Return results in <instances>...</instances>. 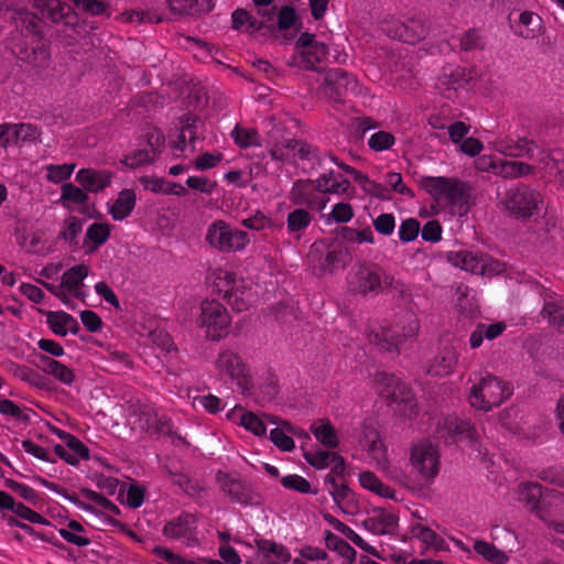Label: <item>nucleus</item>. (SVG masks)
<instances>
[{
  "mask_svg": "<svg viewBox=\"0 0 564 564\" xmlns=\"http://www.w3.org/2000/svg\"><path fill=\"white\" fill-rule=\"evenodd\" d=\"M496 149L506 156H524L538 163V167L550 176H557L564 173L557 160L552 158L549 152L541 149L534 141L527 138L507 137L500 139L496 141Z\"/></svg>",
  "mask_w": 564,
  "mask_h": 564,
  "instance_id": "obj_6",
  "label": "nucleus"
},
{
  "mask_svg": "<svg viewBox=\"0 0 564 564\" xmlns=\"http://www.w3.org/2000/svg\"><path fill=\"white\" fill-rule=\"evenodd\" d=\"M326 546L335 551L338 555L345 558L349 564L356 560V551L346 541L330 531L325 532Z\"/></svg>",
  "mask_w": 564,
  "mask_h": 564,
  "instance_id": "obj_50",
  "label": "nucleus"
},
{
  "mask_svg": "<svg viewBox=\"0 0 564 564\" xmlns=\"http://www.w3.org/2000/svg\"><path fill=\"white\" fill-rule=\"evenodd\" d=\"M312 433L315 438L324 446L329 448H336L339 444L335 429L329 424H321L319 426H312Z\"/></svg>",
  "mask_w": 564,
  "mask_h": 564,
  "instance_id": "obj_54",
  "label": "nucleus"
},
{
  "mask_svg": "<svg viewBox=\"0 0 564 564\" xmlns=\"http://www.w3.org/2000/svg\"><path fill=\"white\" fill-rule=\"evenodd\" d=\"M349 261V253L341 245L330 247L324 257L319 260V269L323 271L334 272L343 269Z\"/></svg>",
  "mask_w": 564,
  "mask_h": 564,
  "instance_id": "obj_40",
  "label": "nucleus"
},
{
  "mask_svg": "<svg viewBox=\"0 0 564 564\" xmlns=\"http://www.w3.org/2000/svg\"><path fill=\"white\" fill-rule=\"evenodd\" d=\"M75 4V7L93 17H98L102 14H107L108 17L110 13L108 12L109 3L104 0H72Z\"/></svg>",
  "mask_w": 564,
  "mask_h": 564,
  "instance_id": "obj_56",
  "label": "nucleus"
},
{
  "mask_svg": "<svg viewBox=\"0 0 564 564\" xmlns=\"http://www.w3.org/2000/svg\"><path fill=\"white\" fill-rule=\"evenodd\" d=\"M88 267L85 264L74 265L63 273L61 283L66 286L69 294L82 297L84 279L88 275Z\"/></svg>",
  "mask_w": 564,
  "mask_h": 564,
  "instance_id": "obj_36",
  "label": "nucleus"
},
{
  "mask_svg": "<svg viewBox=\"0 0 564 564\" xmlns=\"http://www.w3.org/2000/svg\"><path fill=\"white\" fill-rule=\"evenodd\" d=\"M258 553L267 564H284L290 560L288 549L279 543L270 540H261L257 542Z\"/></svg>",
  "mask_w": 564,
  "mask_h": 564,
  "instance_id": "obj_35",
  "label": "nucleus"
},
{
  "mask_svg": "<svg viewBox=\"0 0 564 564\" xmlns=\"http://www.w3.org/2000/svg\"><path fill=\"white\" fill-rule=\"evenodd\" d=\"M223 490L235 501L239 503H248L250 501V492L238 480L226 481Z\"/></svg>",
  "mask_w": 564,
  "mask_h": 564,
  "instance_id": "obj_59",
  "label": "nucleus"
},
{
  "mask_svg": "<svg viewBox=\"0 0 564 564\" xmlns=\"http://www.w3.org/2000/svg\"><path fill=\"white\" fill-rule=\"evenodd\" d=\"M48 328L57 336L65 337L68 333L77 334L79 324L70 314L64 311L43 312Z\"/></svg>",
  "mask_w": 564,
  "mask_h": 564,
  "instance_id": "obj_27",
  "label": "nucleus"
},
{
  "mask_svg": "<svg viewBox=\"0 0 564 564\" xmlns=\"http://www.w3.org/2000/svg\"><path fill=\"white\" fill-rule=\"evenodd\" d=\"M473 549L486 562L491 564H506L510 558L507 552L496 547L492 543L487 541L476 540Z\"/></svg>",
  "mask_w": 564,
  "mask_h": 564,
  "instance_id": "obj_44",
  "label": "nucleus"
},
{
  "mask_svg": "<svg viewBox=\"0 0 564 564\" xmlns=\"http://www.w3.org/2000/svg\"><path fill=\"white\" fill-rule=\"evenodd\" d=\"M57 435L61 440L65 442L67 445V448L73 453L75 458L78 459V463L84 459H89V449L87 446L84 445V443L77 438L76 436L64 432V431H57Z\"/></svg>",
  "mask_w": 564,
  "mask_h": 564,
  "instance_id": "obj_52",
  "label": "nucleus"
},
{
  "mask_svg": "<svg viewBox=\"0 0 564 564\" xmlns=\"http://www.w3.org/2000/svg\"><path fill=\"white\" fill-rule=\"evenodd\" d=\"M393 278L376 264L359 265L350 275L351 290L361 295H377L383 289L391 286Z\"/></svg>",
  "mask_w": 564,
  "mask_h": 564,
  "instance_id": "obj_13",
  "label": "nucleus"
},
{
  "mask_svg": "<svg viewBox=\"0 0 564 564\" xmlns=\"http://www.w3.org/2000/svg\"><path fill=\"white\" fill-rule=\"evenodd\" d=\"M141 183L145 189L158 194L184 196L187 193L183 185L164 178L145 176L141 178Z\"/></svg>",
  "mask_w": 564,
  "mask_h": 564,
  "instance_id": "obj_42",
  "label": "nucleus"
},
{
  "mask_svg": "<svg viewBox=\"0 0 564 564\" xmlns=\"http://www.w3.org/2000/svg\"><path fill=\"white\" fill-rule=\"evenodd\" d=\"M106 360L112 372H121L132 367L130 357L121 350L109 351Z\"/></svg>",
  "mask_w": 564,
  "mask_h": 564,
  "instance_id": "obj_61",
  "label": "nucleus"
},
{
  "mask_svg": "<svg viewBox=\"0 0 564 564\" xmlns=\"http://www.w3.org/2000/svg\"><path fill=\"white\" fill-rule=\"evenodd\" d=\"M214 368L220 378L236 382L242 393H249L253 387L252 375L242 356L232 348H221L214 361Z\"/></svg>",
  "mask_w": 564,
  "mask_h": 564,
  "instance_id": "obj_10",
  "label": "nucleus"
},
{
  "mask_svg": "<svg viewBox=\"0 0 564 564\" xmlns=\"http://www.w3.org/2000/svg\"><path fill=\"white\" fill-rule=\"evenodd\" d=\"M195 120L187 117L181 132L175 141L171 142V149L178 152H184L187 148V142L192 145V152L195 151L194 142L196 140Z\"/></svg>",
  "mask_w": 564,
  "mask_h": 564,
  "instance_id": "obj_49",
  "label": "nucleus"
},
{
  "mask_svg": "<svg viewBox=\"0 0 564 564\" xmlns=\"http://www.w3.org/2000/svg\"><path fill=\"white\" fill-rule=\"evenodd\" d=\"M373 389L381 398L389 400L401 416L408 419L416 416L419 409L414 393L406 383L399 380L394 375L375 373Z\"/></svg>",
  "mask_w": 564,
  "mask_h": 564,
  "instance_id": "obj_5",
  "label": "nucleus"
},
{
  "mask_svg": "<svg viewBox=\"0 0 564 564\" xmlns=\"http://www.w3.org/2000/svg\"><path fill=\"white\" fill-rule=\"evenodd\" d=\"M215 285L227 303L236 311L243 312L254 302L250 283L225 269L214 272Z\"/></svg>",
  "mask_w": 564,
  "mask_h": 564,
  "instance_id": "obj_9",
  "label": "nucleus"
},
{
  "mask_svg": "<svg viewBox=\"0 0 564 564\" xmlns=\"http://www.w3.org/2000/svg\"><path fill=\"white\" fill-rule=\"evenodd\" d=\"M297 54L288 61L290 66L303 67L307 70H319V65L327 59V46L317 41L311 33H302L296 41Z\"/></svg>",
  "mask_w": 564,
  "mask_h": 564,
  "instance_id": "obj_14",
  "label": "nucleus"
},
{
  "mask_svg": "<svg viewBox=\"0 0 564 564\" xmlns=\"http://www.w3.org/2000/svg\"><path fill=\"white\" fill-rule=\"evenodd\" d=\"M542 31V19L531 11H522L514 23V33L524 39H534Z\"/></svg>",
  "mask_w": 564,
  "mask_h": 564,
  "instance_id": "obj_33",
  "label": "nucleus"
},
{
  "mask_svg": "<svg viewBox=\"0 0 564 564\" xmlns=\"http://www.w3.org/2000/svg\"><path fill=\"white\" fill-rule=\"evenodd\" d=\"M75 164H50L45 166V170L47 171L46 178L47 181L58 184L61 182H64L70 177L75 170Z\"/></svg>",
  "mask_w": 564,
  "mask_h": 564,
  "instance_id": "obj_58",
  "label": "nucleus"
},
{
  "mask_svg": "<svg viewBox=\"0 0 564 564\" xmlns=\"http://www.w3.org/2000/svg\"><path fill=\"white\" fill-rule=\"evenodd\" d=\"M143 138L149 148L148 150L158 158L163 151L165 144V137L163 132L156 127H149L145 129Z\"/></svg>",
  "mask_w": 564,
  "mask_h": 564,
  "instance_id": "obj_55",
  "label": "nucleus"
},
{
  "mask_svg": "<svg viewBox=\"0 0 564 564\" xmlns=\"http://www.w3.org/2000/svg\"><path fill=\"white\" fill-rule=\"evenodd\" d=\"M411 534L427 549L435 551H444L447 549L445 540L422 522H415L411 525Z\"/></svg>",
  "mask_w": 564,
  "mask_h": 564,
  "instance_id": "obj_37",
  "label": "nucleus"
},
{
  "mask_svg": "<svg viewBox=\"0 0 564 564\" xmlns=\"http://www.w3.org/2000/svg\"><path fill=\"white\" fill-rule=\"evenodd\" d=\"M304 457L310 465L317 469H325L332 466L333 473H336L337 475H344L345 460L337 453L318 449L315 452L305 453Z\"/></svg>",
  "mask_w": 564,
  "mask_h": 564,
  "instance_id": "obj_29",
  "label": "nucleus"
},
{
  "mask_svg": "<svg viewBox=\"0 0 564 564\" xmlns=\"http://www.w3.org/2000/svg\"><path fill=\"white\" fill-rule=\"evenodd\" d=\"M110 237V225L93 223L86 230L83 248L86 254L96 252Z\"/></svg>",
  "mask_w": 564,
  "mask_h": 564,
  "instance_id": "obj_31",
  "label": "nucleus"
},
{
  "mask_svg": "<svg viewBox=\"0 0 564 564\" xmlns=\"http://www.w3.org/2000/svg\"><path fill=\"white\" fill-rule=\"evenodd\" d=\"M311 223V214L306 209L297 208L288 215L286 228L289 234L295 235L296 238L300 239L301 232H303Z\"/></svg>",
  "mask_w": 564,
  "mask_h": 564,
  "instance_id": "obj_47",
  "label": "nucleus"
},
{
  "mask_svg": "<svg viewBox=\"0 0 564 564\" xmlns=\"http://www.w3.org/2000/svg\"><path fill=\"white\" fill-rule=\"evenodd\" d=\"M506 328L507 326L503 322H497L489 325L479 323L470 334L469 345L473 349H476L481 346L484 338L494 340L499 337Z\"/></svg>",
  "mask_w": 564,
  "mask_h": 564,
  "instance_id": "obj_39",
  "label": "nucleus"
},
{
  "mask_svg": "<svg viewBox=\"0 0 564 564\" xmlns=\"http://www.w3.org/2000/svg\"><path fill=\"white\" fill-rule=\"evenodd\" d=\"M33 8L53 23L65 21L66 23H76L77 17L70 6L61 2V0H28Z\"/></svg>",
  "mask_w": 564,
  "mask_h": 564,
  "instance_id": "obj_23",
  "label": "nucleus"
},
{
  "mask_svg": "<svg viewBox=\"0 0 564 564\" xmlns=\"http://www.w3.org/2000/svg\"><path fill=\"white\" fill-rule=\"evenodd\" d=\"M325 520L338 532L344 534L355 545L364 550L365 552L378 556V551L375 546L368 544L359 534H357L350 527L336 519L333 516H325Z\"/></svg>",
  "mask_w": 564,
  "mask_h": 564,
  "instance_id": "obj_43",
  "label": "nucleus"
},
{
  "mask_svg": "<svg viewBox=\"0 0 564 564\" xmlns=\"http://www.w3.org/2000/svg\"><path fill=\"white\" fill-rule=\"evenodd\" d=\"M409 474L399 469L388 471V477L409 490H420L433 484L441 469L440 452L430 440H421L410 447Z\"/></svg>",
  "mask_w": 564,
  "mask_h": 564,
  "instance_id": "obj_1",
  "label": "nucleus"
},
{
  "mask_svg": "<svg viewBox=\"0 0 564 564\" xmlns=\"http://www.w3.org/2000/svg\"><path fill=\"white\" fill-rule=\"evenodd\" d=\"M231 137L235 143L243 149L261 145V137L254 129L242 128L237 126L231 131Z\"/></svg>",
  "mask_w": 564,
  "mask_h": 564,
  "instance_id": "obj_51",
  "label": "nucleus"
},
{
  "mask_svg": "<svg viewBox=\"0 0 564 564\" xmlns=\"http://www.w3.org/2000/svg\"><path fill=\"white\" fill-rule=\"evenodd\" d=\"M267 145L271 159L279 162H284L291 154L312 162L318 158L317 148L306 141L286 137L280 127H274L268 132Z\"/></svg>",
  "mask_w": 564,
  "mask_h": 564,
  "instance_id": "obj_8",
  "label": "nucleus"
},
{
  "mask_svg": "<svg viewBox=\"0 0 564 564\" xmlns=\"http://www.w3.org/2000/svg\"><path fill=\"white\" fill-rule=\"evenodd\" d=\"M80 494L89 501L96 503L97 506L101 507L102 509L112 512L115 514H119L120 510L119 508L108 498H106L104 495L91 490V489H82Z\"/></svg>",
  "mask_w": 564,
  "mask_h": 564,
  "instance_id": "obj_64",
  "label": "nucleus"
},
{
  "mask_svg": "<svg viewBox=\"0 0 564 564\" xmlns=\"http://www.w3.org/2000/svg\"><path fill=\"white\" fill-rule=\"evenodd\" d=\"M395 142V138L388 131H378L370 135L368 145L376 152H381L390 149Z\"/></svg>",
  "mask_w": 564,
  "mask_h": 564,
  "instance_id": "obj_60",
  "label": "nucleus"
},
{
  "mask_svg": "<svg viewBox=\"0 0 564 564\" xmlns=\"http://www.w3.org/2000/svg\"><path fill=\"white\" fill-rule=\"evenodd\" d=\"M458 362V352L454 348H444L433 357L426 368V373L433 377H446L451 375Z\"/></svg>",
  "mask_w": 564,
  "mask_h": 564,
  "instance_id": "obj_28",
  "label": "nucleus"
},
{
  "mask_svg": "<svg viewBox=\"0 0 564 564\" xmlns=\"http://www.w3.org/2000/svg\"><path fill=\"white\" fill-rule=\"evenodd\" d=\"M240 425L257 436H262L267 433V427L262 420L252 412H246L241 415Z\"/></svg>",
  "mask_w": 564,
  "mask_h": 564,
  "instance_id": "obj_63",
  "label": "nucleus"
},
{
  "mask_svg": "<svg viewBox=\"0 0 564 564\" xmlns=\"http://www.w3.org/2000/svg\"><path fill=\"white\" fill-rule=\"evenodd\" d=\"M381 30L389 36L404 43L414 44L426 35V28L419 19H409L405 22L389 18L381 22Z\"/></svg>",
  "mask_w": 564,
  "mask_h": 564,
  "instance_id": "obj_19",
  "label": "nucleus"
},
{
  "mask_svg": "<svg viewBox=\"0 0 564 564\" xmlns=\"http://www.w3.org/2000/svg\"><path fill=\"white\" fill-rule=\"evenodd\" d=\"M536 517L556 533L564 534V494L553 490L545 495Z\"/></svg>",
  "mask_w": 564,
  "mask_h": 564,
  "instance_id": "obj_20",
  "label": "nucleus"
},
{
  "mask_svg": "<svg viewBox=\"0 0 564 564\" xmlns=\"http://www.w3.org/2000/svg\"><path fill=\"white\" fill-rule=\"evenodd\" d=\"M169 7L174 13L195 15L212 11L214 0H170Z\"/></svg>",
  "mask_w": 564,
  "mask_h": 564,
  "instance_id": "obj_38",
  "label": "nucleus"
},
{
  "mask_svg": "<svg viewBox=\"0 0 564 564\" xmlns=\"http://www.w3.org/2000/svg\"><path fill=\"white\" fill-rule=\"evenodd\" d=\"M469 382L468 402L476 410L488 412L512 394V387L508 382L487 371L474 372Z\"/></svg>",
  "mask_w": 564,
  "mask_h": 564,
  "instance_id": "obj_3",
  "label": "nucleus"
},
{
  "mask_svg": "<svg viewBox=\"0 0 564 564\" xmlns=\"http://www.w3.org/2000/svg\"><path fill=\"white\" fill-rule=\"evenodd\" d=\"M367 440V453L369 457L375 460L376 465L382 469L387 475L389 470L397 469L390 466L388 463V448L380 438L379 433L376 430H370L366 434Z\"/></svg>",
  "mask_w": 564,
  "mask_h": 564,
  "instance_id": "obj_30",
  "label": "nucleus"
},
{
  "mask_svg": "<svg viewBox=\"0 0 564 564\" xmlns=\"http://www.w3.org/2000/svg\"><path fill=\"white\" fill-rule=\"evenodd\" d=\"M471 78L470 70L449 64L443 67L436 86L447 99H453L458 90L466 89Z\"/></svg>",
  "mask_w": 564,
  "mask_h": 564,
  "instance_id": "obj_22",
  "label": "nucleus"
},
{
  "mask_svg": "<svg viewBox=\"0 0 564 564\" xmlns=\"http://www.w3.org/2000/svg\"><path fill=\"white\" fill-rule=\"evenodd\" d=\"M162 532L165 538L178 541L186 546L198 544L197 519L191 513H182L172 519L164 525Z\"/></svg>",
  "mask_w": 564,
  "mask_h": 564,
  "instance_id": "obj_21",
  "label": "nucleus"
},
{
  "mask_svg": "<svg viewBox=\"0 0 564 564\" xmlns=\"http://www.w3.org/2000/svg\"><path fill=\"white\" fill-rule=\"evenodd\" d=\"M155 159L156 156L148 149H137L127 154L122 162L130 169H137L153 162Z\"/></svg>",
  "mask_w": 564,
  "mask_h": 564,
  "instance_id": "obj_57",
  "label": "nucleus"
},
{
  "mask_svg": "<svg viewBox=\"0 0 564 564\" xmlns=\"http://www.w3.org/2000/svg\"><path fill=\"white\" fill-rule=\"evenodd\" d=\"M419 321L413 313H404L393 326L382 328L375 335L376 344L386 351H397L404 339L419 332Z\"/></svg>",
  "mask_w": 564,
  "mask_h": 564,
  "instance_id": "obj_15",
  "label": "nucleus"
},
{
  "mask_svg": "<svg viewBox=\"0 0 564 564\" xmlns=\"http://www.w3.org/2000/svg\"><path fill=\"white\" fill-rule=\"evenodd\" d=\"M129 421L133 429L150 434L164 433L169 430L166 417L159 415L153 405L140 401L131 403Z\"/></svg>",
  "mask_w": 564,
  "mask_h": 564,
  "instance_id": "obj_17",
  "label": "nucleus"
},
{
  "mask_svg": "<svg viewBox=\"0 0 564 564\" xmlns=\"http://www.w3.org/2000/svg\"><path fill=\"white\" fill-rule=\"evenodd\" d=\"M135 202V193L132 189H122L119 192L116 200L109 206L110 216L116 221L126 219L134 209Z\"/></svg>",
  "mask_w": 564,
  "mask_h": 564,
  "instance_id": "obj_34",
  "label": "nucleus"
},
{
  "mask_svg": "<svg viewBox=\"0 0 564 564\" xmlns=\"http://www.w3.org/2000/svg\"><path fill=\"white\" fill-rule=\"evenodd\" d=\"M425 191L435 199L444 202L453 216H465L468 213L470 187L455 177L426 176L422 180Z\"/></svg>",
  "mask_w": 564,
  "mask_h": 564,
  "instance_id": "obj_4",
  "label": "nucleus"
},
{
  "mask_svg": "<svg viewBox=\"0 0 564 564\" xmlns=\"http://www.w3.org/2000/svg\"><path fill=\"white\" fill-rule=\"evenodd\" d=\"M87 200L88 195L83 188L77 187L72 183H65L62 186L61 202L65 207H67V203L84 205L87 203Z\"/></svg>",
  "mask_w": 564,
  "mask_h": 564,
  "instance_id": "obj_53",
  "label": "nucleus"
},
{
  "mask_svg": "<svg viewBox=\"0 0 564 564\" xmlns=\"http://www.w3.org/2000/svg\"><path fill=\"white\" fill-rule=\"evenodd\" d=\"M447 260L454 267L474 274L495 275L505 270L503 263L487 254H478L470 250L451 251L447 253Z\"/></svg>",
  "mask_w": 564,
  "mask_h": 564,
  "instance_id": "obj_16",
  "label": "nucleus"
},
{
  "mask_svg": "<svg viewBox=\"0 0 564 564\" xmlns=\"http://www.w3.org/2000/svg\"><path fill=\"white\" fill-rule=\"evenodd\" d=\"M480 164H481V170L490 171L498 176L514 177L516 161H505L501 159L484 156L480 159Z\"/></svg>",
  "mask_w": 564,
  "mask_h": 564,
  "instance_id": "obj_48",
  "label": "nucleus"
},
{
  "mask_svg": "<svg viewBox=\"0 0 564 564\" xmlns=\"http://www.w3.org/2000/svg\"><path fill=\"white\" fill-rule=\"evenodd\" d=\"M232 28L238 31L256 32L259 31L264 24V20L259 21L250 12L245 9H236L231 14Z\"/></svg>",
  "mask_w": 564,
  "mask_h": 564,
  "instance_id": "obj_46",
  "label": "nucleus"
},
{
  "mask_svg": "<svg viewBox=\"0 0 564 564\" xmlns=\"http://www.w3.org/2000/svg\"><path fill=\"white\" fill-rule=\"evenodd\" d=\"M356 89L357 79L352 74L341 68H332L324 77L321 94L330 101L338 102L347 93H354Z\"/></svg>",
  "mask_w": 564,
  "mask_h": 564,
  "instance_id": "obj_18",
  "label": "nucleus"
},
{
  "mask_svg": "<svg viewBox=\"0 0 564 564\" xmlns=\"http://www.w3.org/2000/svg\"><path fill=\"white\" fill-rule=\"evenodd\" d=\"M112 173L93 169H82L76 174V181L85 191L98 193L110 186Z\"/></svg>",
  "mask_w": 564,
  "mask_h": 564,
  "instance_id": "obj_25",
  "label": "nucleus"
},
{
  "mask_svg": "<svg viewBox=\"0 0 564 564\" xmlns=\"http://www.w3.org/2000/svg\"><path fill=\"white\" fill-rule=\"evenodd\" d=\"M11 20L13 21L17 31L20 32L25 39H31V43L36 42V46L32 50L26 47L25 42H18L13 45V53L23 62H26L34 67L45 68L50 64V51L42 41V20L33 12L24 8L12 9Z\"/></svg>",
  "mask_w": 564,
  "mask_h": 564,
  "instance_id": "obj_2",
  "label": "nucleus"
},
{
  "mask_svg": "<svg viewBox=\"0 0 564 564\" xmlns=\"http://www.w3.org/2000/svg\"><path fill=\"white\" fill-rule=\"evenodd\" d=\"M39 358L42 370L44 372L53 376L56 380L64 384L69 386L73 383L75 375L70 368L47 356L42 355Z\"/></svg>",
  "mask_w": 564,
  "mask_h": 564,
  "instance_id": "obj_41",
  "label": "nucleus"
},
{
  "mask_svg": "<svg viewBox=\"0 0 564 564\" xmlns=\"http://www.w3.org/2000/svg\"><path fill=\"white\" fill-rule=\"evenodd\" d=\"M205 242L219 253H237L247 249L250 245V236L226 220L216 219L206 228Z\"/></svg>",
  "mask_w": 564,
  "mask_h": 564,
  "instance_id": "obj_7",
  "label": "nucleus"
},
{
  "mask_svg": "<svg viewBox=\"0 0 564 564\" xmlns=\"http://www.w3.org/2000/svg\"><path fill=\"white\" fill-rule=\"evenodd\" d=\"M438 431L445 437H466L469 441L477 440V431L467 420L457 416H446L438 423Z\"/></svg>",
  "mask_w": 564,
  "mask_h": 564,
  "instance_id": "obj_24",
  "label": "nucleus"
},
{
  "mask_svg": "<svg viewBox=\"0 0 564 564\" xmlns=\"http://www.w3.org/2000/svg\"><path fill=\"white\" fill-rule=\"evenodd\" d=\"M543 498V488L539 484H522L519 488V500L525 503L535 516Z\"/></svg>",
  "mask_w": 564,
  "mask_h": 564,
  "instance_id": "obj_45",
  "label": "nucleus"
},
{
  "mask_svg": "<svg viewBox=\"0 0 564 564\" xmlns=\"http://www.w3.org/2000/svg\"><path fill=\"white\" fill-rule=\"evenodd\" d=\"M397 516L386 509H376L372 514L362 521L365 529L376 535L390 533L397 525Z\"/></svg>",
  "mask_w": 564,
  "mask_h": 564,
  "instance_id": "obj_26",
  "label": "nucleus"
},
{
  "mask_svg": "<svg viewBox=\"0 0 564 564\" xmlns=\"http://www.w3.org/2000/svg\"><path fill=\"white\" fill-rule=\"evenodd\" d=\"M199 310L197 324L204 330L207 340L219 341L229 335L231 317L220 302L206 300L202 302Z\"/></svg>",
  "mask_w": 564,
  "mask_h": 564,
  "instance_id": "obj_11",
  "label": "nucleus"
},
{
  "mask_svg": "<svg viewBox=\"0 0 564 564\" xmlns=\"http://www.w3.org/2000/svg\"><path fill=\"white\" fill-rule=\"evenodd\" d=\"M542 196L527 185L508 189L500 204L506 212L518 219H527L539 213Z\"/></svg>",
  "mask_w": 564,
  "mask_h": 564,
  "instance_id": "obj_12",
  "label": "nucleus"
},
{
  "mask_svg": "<svg viewBox=\"0 0 564 564\" xmlns=\"http://www.w3.org/2000/svg\"><path fill=\"white\" fill-rule=\"evenodd\" d=\"M315 189L321 194H348L351 187L350 181L335 177L334 171L321 174L315 181Z\"/></svg>",
  "mask_w": 564,
  "mask_h": 564,
  "instance_id": "obj_32",
  "label": "nucleus"
},
{
  "mask_svg": "<svg viewBox=\"0 0 564 564\" xmlns=\"http://www.w3.org/2000/svg\"><path fill=\"white\" fill-rule=\"evenodd\" d=\"M241 225L250 230L261 231L271 228L273 223L264 213L257 210L249 217L242 219Z\"/></svg>",
  "mask_w": 564,
  "mask_h": 564,
  "instance_id": "obj_62",
  "label": "nucleus"
}]
</instances>
